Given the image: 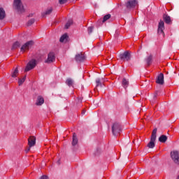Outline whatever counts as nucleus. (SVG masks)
I'll return each instance as SVG.
<instances>
[{"label":"nucleus","mask_w":179,"mask_h":179,"mask_svg":"<svg viewBox=\"0 0 179 179\" xmlns=\"http://www.w3.org/2000/svg\"><path fill=\"white\" fill-rule=\"evenodd\" d=\"M14 8L20 13H23L24 12V8H23V4L21 0H14Z\"/></svg>","instance_id":"nucleus-1"},{"label":"nucleus","mask_w":179,"mask_h":179,"mask_svg":"<svg viewBox=\"0 0 179 179\" xmlns=\"http://www.w3.org/2000/svg\"><path fill=\"white\" fill-rule=\"evenodd\" d=\"M37 65V60L36 59H31L29 61L24 69V72H29V71H31V69H34Z\"/></svg>","instance_id":"nucleus-2"},{"label":"nucleus","mask_w":179,"mask_h":179,"mask_svg":"<svg viewBox=\"0 0 179 179\" xmlns=\"http://www.w3.org/2000/svg\"><path fill=\"white\" fill-rule=\"evenodd\" d=\"M112 132L115 136L118 135L121 132V124L118 122H115L112 125Z\"/></svg>","instance_id":"nucleus-3"},{"label":"nucleus","mask_w":179,"mask_h":179,"mask_svg":"<svg viewBox=\"0 0 179 179\" xmlns=\"http://www.w3.org/2000/svg\"><path fill=\"white\" fill-rule=\"evenodd\" d=\"M171 157L175 164H179V151H172L171 152Z\"/></svg>","instance_id":"nucleus-4"},{"label":"nucleus","mask_w":179,"mask_h":179,"mask_svg":"<svg viewBox=\"0 0 179 179\" xmlns=\"http://www.w3.org/2000/svg\"><path fill=\"white\" fill-rule=\"evenodd\" d=\"M138 5V1L136 0H129L126 3V8L127 9H134Z\"/></svg>","instance_id":"nucleus-5"},{"label":"nucleus","mask_w":179,"mask_h":179,"mask_svg":"<svg viewBox=\"0 0 179 179\" xmlns=\"http://www.w3.org/2000/svg\"><path fill=\"white\" fill-rule=\"evenodd\" d=\"M157 32L158 34H162L164 37V22L162 20L159 22Z\"/></svg>","instance_id":"nucleus-6"},{"label":"nucleus","mask_w":179,"mask_h":179,"mask_svg":"<svg viewBox=\"0 0 179 179\" xmlns=\"http://www.w3.org/2000/svg\"><path fill=\"white\" fill-rule=\"evenodd\" d=\"M120 58L122 61H130L131 60V53L128 51L124 52L120 55Z\"/></svg>","instance_id":"nucleus-7"},{"label":"nucleus","mask_w":179,"mask_h":179,"mask_svg":"<svg viewBox=\"0 0 179 179\" xmlns=\"http://www.w3.org/2000/svg\"><path fill=\"white\" fill-rule=\"evenodd\" d=\"M32 45H33V41H29L27 42L21 48L22 52H24V51H27L28 50H30V48L32 47Z\"/></svg>","instance_id":"nucleus-8"},{"label":"nucleus","mask_w":179,"mask_h":179,"mask_svg":"<svg viewBox=\"0 0 179 179\" xmlns=\"http://www.w3.org/2000/svg\"><path fill=\"white\" fill-rule=\"evenodd\" d=\"M55 61V54L54 52H50L48 55V59L45 60L46 64H51Z\"/></svg>","instance_id":"nucleus-9"},{"label":"nucleus","mask_w":179,"mask_h":179,"mask_svg":"<svg viewBox=\"0 0 179 179\" xmlns=\"http://www.w3.org/2000/svg\"><path fill=\"white\" fill-rule=\"evenodd\" d=\"M86 59V57L85 56V55L80 53V54H77L76 55V61L77 62H83V61H85Z\"/></svg>","instance_id":"nucleus-10"},{"label":"nucleus","mask_w":179,"mask_h":179,"mask_svg":"<svg viewBox=\"0 0 179 179\" xmlns=\"http://www.w3.org/2000/svg\"><path fill=\"white\" fill-rule=\"evenodd\" d=\"M156 83H158V85H163L164 83V75L163 73H160L157 76Z\"/></svg>","instance_id":"nucleus-11"},{"label":"nucleus","mask_w":179,"mask_h":179,"mask_svg":"<svg viewBox=\"0 0 179 179\" xmlns=\"http://www.w3.org/2000/svg\"><path fill=\"white\" fill-rule=\"evenodd\" d=\"M28 145L29 148H31L36 145V137L34 136H31L28 139Z\"/></svg>","instance_id":"nucleus-12"},{"label":"nucleus","mask_w":179,"mask_h":179,"mask_svg":"<svg viewBox=\"0 0 179 179\" xmlns=\"http://www.w3.org/2000/svg\"><path fill=\"white\" fill-rule=\"evenodd\" d=\"M44 104V98L41 96H38L36 99V106H43Z\"/></svg>","instance_id":"nucleus-13"},{"label":"nucleus","mask_w":179,"mask_h":179,"mask_svg":"<svg viewBox=\"0 0 179 179\" xmlns=\"http://www.w3.org/2000/svg\"><path fill=\"white\" fill-rule=\"evenodd\" d=\"M157 134V129H154V130L152 131L151 138H150L151 141L155 142Z\"/></svg>","instance_id":"nucleus-14"},{"label":"nucleus","mask_w":179,"mask_h":179,"mask_svg":"<svg viewBox=\"0 0 179 179\" xmlns=\"http://www.w3.org/2000/svg\"><path fill=\"white\" fill-rule=\"evenodd\" d=\"M164 20L167 24H170V23H171V18L168 15H164Z\"/></svg>","instance_id":"nucleus-15"},{"label":"nucleus","mask_w":179,"mask_h":179,"mask_svg":"<svg viewBox=\"0 0 179 179\" xmlns=\"http://www.w3.org/2000/svg\"><path fill=\"white\" fill-rule=\"evenodd\" d=\"M60 43H66L68 41V34H64L62 35L59 40Z\"/></svg>","instance_id":"nucleus-16"},{"label":"nucleus","mask_w":179,"mask_h":179,"mask_svg":"<svg viewBox=\"0 0 179 179\" xmlns=\"http://www.w3.org/2000/svg\"><path fill=\"white\" fill-rule=\"evenodd\" d=\"M76 145H78V137H76V134L73 133L72 145L76 146Z\"/></svg>","instance_id":"nucleus-17"},{"label":"nucleus","mask_w":179,"mask_h":179,"mask_svg":"<svg viewBox=\"0 0 179 179\" xmlns=\"http://www.w3.org/2000/svg\"><path fill=\"white\" fill-rule=\"evenodd\" d=\"M5 10L3 8H0V20L5 19Z\"/></svg>","instance_id":"nucleus-18"},{"label":"nucleus","mask_w":179,"mask_h":179,"mask_svg":"<svg viewBox=\"0 0 179 179\" xmlns=\"http://www.w3.org/2000/svg\"><path fill=\"white\" fill-rule=\"evenodd\" d=\"M129 85V82L127 79L124 78L122 80V86H123V87H124V89H127V87H128Z\"/></svg>","instance_id":"nucleus-19"},{"label":"nucleus","mask_w":179,"mask_h":179,"mask_svg":"<svg viewBox=\"0 0 179 179\" xmlns=\"http://www.w3.org/2000/svg\"><path fill=\"white\" fill-rule=\"evenodd\" d=\"M17 75H19V70L17 69V68H15L14 69V71H13L11 76H12V78H16V76H17Z\"/></svg>","instance_id":"nucleus-20"},{"label":"nucleus","mask_w":179,"mask_h":179,"mask_svg":"<svg viewBox=\"0 0 179 179\" xmlns=\"http://www.w3.org/2000/svg\"><path fill=\"white\" fill-rule=\"evenodd\" d=\"M159 142H162V143H164L167 141V136L165 135H162L159 138Z\"/></svg>","instance_id":"nucleus-21"},{"label":"nucleus","mask_w":179,"mask_h":179,"mask_svg":"<svg viewBox=\"0 0 179 179\" xmlns=\"http://www.w3.org/2000/svg\"><path fill=\"white\" fill-rule=\"evenodd\" d=\"M66 83L68 86H73V80L71 78H68L66 81Z\"/></svg>","instance_id":"nucleus-22"},{"label":"nucleus","mask_w":179,"mask_h":179,"mask_svg":"<svg viewBox=\"0 0 179 179\" xmlns=\"http://www.w3.org/2000/svg\"><path fill=\"white\" fill-rule=\"evenodd\" d=\"M24 80H26V76H24L22 78H19L18 80L19 86L23 85V83H24Z\"/></svg>","instance_id":"nucleus-23"},{"label":"nucleus","mask_w":179,"mask_h":179,"mask_svg":"<svg viewBox=\"0 0 179 179\" xmlns=\"http://www.w3.org/2000/svg\"><path fill=\"white\" fill-rule=\"evenodd\" d=\"M72 23H73V21L72 20H69L65 24V29H69Z\"/></svg>","instance_id":"nucleus-24"},{"label":"nucleus","mask_w":179,"mask_h":179,"mask_svg":"<svg viewBox=\"0 0 179 179\" xmlns=\"http://www.w3.org/2000/svg\"><path fill=\"white\" fill-rule=\"evenodd\" d=\"M19 47H20V43L19 42H15L12 46V50H16V48H19Z\"/></svg>","instance_id":"nucleus-25"},{"label":"nucleus","mask_w":179,"mask_h":179,"mask_svg":"<svg viewBox=\"0 0 179 179\" xmlns=\"http://www.w3.org/2000/svg\"><path fill=\"white\" fill-rule=\"evenodd\" d=\"M145 61H146L147 65L149 66V65L152 64V56H149L148 57H147Z\"/></svg>","instance_id":"nucleus-26"},{"label":"nucleus","mask_w":179,"mask_h":179,"mask_svg":"<svg viewBox=\"0 0 179 179\" xmlns=\"http://www.w3.org/2000/svg\"><path fill=\"white\" fill-rule=\"evenodd\" d=\"M110 17H111V15L110 14H107L106 15H105L103 17V23H104V22H107V20H108V19H110Z\"/></svg>","instance_id":"nucleus-27"},{"label":"nucleus","mask_w":179,"mask_h":179,"mask_svg":"<svg viewBox=\"0 0 179 179\" xmlns=\"http://www.w3.org/2000/svg\"><path fill=\"white\" fill-rule=\"evenodd\" d=\"M148 147L150 148V149H153V148H155V141H150L148 144Z\"/></svg>","instance_id":"nucleus-28"},{"label":"nucleus","mask_w":179,"mask_h":179,"mask_svg":"<svg viewBox=\"0 0 179 179\" xmlns=\"http://www.w3.org/2000/svg\"><path fill=\"white\" fill-rule=\"evenodd\" d=\"M52 12V8H48L45 12L44 13V15H50Z\"/></svg>","instance_id":"nucleus-29"},{"label":"nucleus","mask_w":179,"mask_h":179,"mask_svg":"<svg viewBox=\"0 0 179 179\" xmlns=\"http://www.w3.org/2000/svg\"><path fill=\"white\" fill-rule=\"evenodd\" d=\"M96 87H99V86L101 87V82L100 81L99 78H97L96 80Z\"/></svg>","instance_id":"nucleus-30"},{"label":"nucleus","mask_w":179,"mask_h":179,"mask_svg":"<svg viewBox=\"0 0 179 179\" xmlns=\"http://www.w3.org/2000/svg\"><path fill=\"white\" fill-rule=\"evenodd\" d=\"M33 23H34V19H31L28 21V26H31V24H33Z\"/></svg>","instance_id":"nucleus-31"},{"label":"nucleus","mask_w":179,"mask_h":179,"mask_svg":"<svg viewBox=\"0 0 179 179\" xmlns=\"http://www.w3.org/2000/svg\"><path fill=\"white\" fill-rule=\"evenodd\" d=\"M68 0H59L60 5H64V3H66Z\"/></svg>","instance_id":"nucleus-32"},{"label":"nucleus","mask_w":179,"mask_h":179,"mask_svg":"<svg viewBox=\"0 0 179 179\" xmlns=\"http://www.w3.org/2000/svg\"><path fill=\"white\" fill-rule=\"evenodd\" d=\"M93 31V27H88V33H92Z\"/></svg>","instance_id":"nucleus-33"},{"label":"nucleus","mask_w":179,"mask_h":179,"mask_svg":"<svg viewBox=\"0 0 179 179\" xmlns=\"http://www.w3.org/2000/svg\"><path fill=\"white\" fill-rule=\"evenodd\" d=\"M85 113H86V110H85L82 111V114H83V115H85Z\"/></svg>","instance_id":"nucleus-34"}]
</instances>
